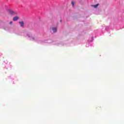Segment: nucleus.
I'll return each mask as SVG.
<instances>
[{
	"label": "nucleus",
	"mask_w": 124,
	"mask_h": 124,
	"mask_svg": "<svg viewBox=\"0 0 124 124\" xmlns=\"http://www.w3.org/2000/svg\"><path fill=\"white\" fill-rule=\"evenodd\" d=\"M18 19H19L18 16H15L14 17V18H13V20H14V21H16Z\"/></svg>",
	"instance_id": "f03ea898"
},
{
	"label": "nucleus",
	"mask_w": 124,
	"mask_h": 124,
	"mask_svg": "<svg viewBox=\"0 0 124 124\" xmlns=\"http://www.w3.org/2000/svg\"><path fill=\"white\" fill-rule=\"evenodd\" d=\"M51 30H52V31H53L54 33L57 32V28H56L53 27V28H51Z\"/></svg>",
	"instance_id": "7ed1b4c3"
},
{
	"label": "nucleus",
	"mask_w": 124,
	"mask_h": 124,
	"mask_svg": "<svg viewBox=\"0 0 124 124\" xmlns=\"http://www.w3.org/2000/svg\"><path fill=\"white\" fill-rule=\"evenodd\" d=\"M72 6H74V2L73 1H72Z\"/></svg>",
	"instance_id": "423d86ee"
},
{
	"label": "nucleus",
	"mask_w": 124,
	"mask_h": 124,
	"mask_svg": "<svg viewBox=\"0 0 124 124\" xmlns=\"http://www.w3.org/2000/svg\"><path fill=\"white\" fill-rule=\"evenodd\" d=\"M99 6V4H97L96 5H92V6L94 7V8H96L97 6Z\"/></svg>",
	"instance_id": "39448f33"
},
{
	"label": "nucleus",
	"mask_w": 124,
	"mask_h": 124,
	"mask_svg": "<svg viewBox=\"0 0 124 124\" xmlns=\"http://www.w3.org/2000/svg\"><path fill=\"white\" fill-rule=\"evenodd\" d=\"M19 25H20V26L21 27H24V22L23 21L19 22Z\"/></svg>",
	"instance_id": "20e7f679"
},
{
	"label": "nucleus",
	"mask_w": 124,
	"mask_h": 124,
	"mask_svg": "<svg viewBox=\"0 0 124 124\" xmlns=\"http://www.w3.org/2000/svg\"><path fill=\"white\" fill-rule=\"evenodd\" d=\"M9 14L12 15V16H14L17 14L16 13L14 12L13 10H9Z\"/></svg>",
	"instance_id": "f257e3e1"
},
{
	"label": "nucleus",
	"mask_w": 124,
	"mask_h": 124,
	"mask_svg": "<svg viewBox=\"0 0 124 124\" xmlns=\"http://www.w3.org/2000/svg\"><path fill=\"white\" fill-rule=\"evenodd\" d=\"M13 24V21H11L9 22L10 25H12Z\"/></svg>",
	"instance_id": "0eeeda50"
}]
</instances>
